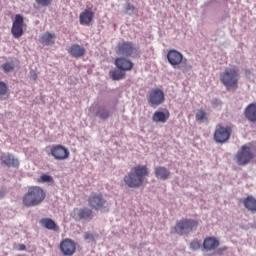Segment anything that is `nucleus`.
Returning a JSON list of instances; mask_svg holds the SVG:
<instances>
[{"label":"nucleus","instance_id":"f257e3e1","mask_svg":"<svg viewBox=\"0 0 256 256\" xmlns=\"http://www.w3.org/2000/svg\"><path fill=\"white\" fill-rule=\"evenodd\" d=\"M149 175V170L145 165H138L131 168V171L124 176V183L127 187L136 189L145 183V178Z\"/></svg>","mask_w":256,"mask_h":256},{"label":"nucleus","instance_id":"f03ea898","mask_svg":"<svg viewBox=\"0 0 256 256\" xmlns=\"http://www.w3.org/2000/svg\"><path fill=\"white\" fill-rule=\"evenodd\" d=\"M47 194L45 190L39 186H31L28 191L22 197V205L24 207H38L43 201H45Z\"/></svg>","mask_w":256,"mask_h":256},{"label":"nucleus","instance_id":"7ed1b4c3","mask_svg":"<svg viewBox=\"0 0 256 256\" xmlns=\"http://www.w3.org/2000/svg\"><path fill=\"white\" fill-rule=\"evenodd\" d=\"M240 79V74L236 68H226L220 74V81L222 85L227 89V91H236L238 89V81Z\"/></svg>","mask_w":256,"mask_h":256},{"label":"nucleus","instance_id":"20e7f679","mask_svg":"<svg viewBox=\"0 0 256 256\" xmlns=\"http://www.w3.org/2000/svg\"><path fill=\"white\" fill-rule=\"evenodd\" d=\"M199 227V220L191 218H182L177 221L174 230L178 235H187Z\"/></svg>","mask_w":256,"mask_h":256},{"label":"nucleus","instance_id":"39448f33","mask_svg":"<svg viewBox=\"0 0 256 256\" xmlns=\"http://www.w3.org/2000/svg\"><path fill=\"white\" fill-rule=\"evenodd\" d=\"M116 53L117 55H120L121 57H139L141 55V51H139V48L135 47L133 42H120L118 43L116 47Z\"/></svg>","mask_w":256,"mask_h":256},{"label":"nucleus","instance_id":"423d86ee","mask_svg":"<svg viewBox=\"0 0 256 256\" xmlns=\"http://www.w3.org/2000/svg\"><path fill=\"white\" fill-rule=\"evenodd\" d=\"M254 147L249 145H243L240 151L237 152L235 159L239 166H245L249 164V162L254 159Z\"/></svg>","mask_w":256,"mask_h":256},{"label":"nucleus","instance_id":"0eeeda50","mask_svg":"<svg viewBox=\"0 0 256 256\" xmlns=\"http://www.w3.org/2000/svg\"><path fill=\"white\" fill-rule=\"evenodd\" d=\"M88 207L94 209V211H101L107 208V200L103 196V193L92 192L87 199Z\"/></svg>","mask_w":256,"mask_h":256},{"label":"nucleus","instance_id":"6e6552de","mask_svg":"<svg viewBox=\"0 0 256 256\" xmlns=\"http://www.w3.org/2000/svg\"><path fill=\"white\" fill-rule=\"evenodd\" d=\"M167 60L174 69H179L181 64L187 63V59L183 58V54L175 49L168 52Z\"/></svg>","mask_w":256,"mask_h":256},{"label":"nucleus","instance_id":"1a4fd4ad","mask_svg":"<svg viewBox=\"0 0 256 256\" xmlns=\"http://www.w3.org/2000/svg\"><path fill=\"white\" fill-rule=\"evenodd\" d=\"M71 217H73L75 221H91V219H93V210L87 207L74 208Z\"/></svg>","mask_w":256,"mask_h":256},{"label":"nucleus","instance_id":"9d476101","mask_svg":"<svg viewBox=\"0 0 256 256\" xmlns=\"http://www.w3.org/2000/svg\"><path fill=\"white\" fill-rule=\"evenodd\" d=\"M231 132L232 130L230 127L218 125L214 133V141L220 144L226 143L230 139Z\"/></svg>","mask_w":256,"mask_h":256},{"label":"nucleus","instance_id":"9b49d317","mask_svg":"<svg viewBox=\"0 0 256 256\" xmlns=\"http://www.w3.org/2000/svg\"><path fill=\"white\" fill-rule=\"evenodd\" d=\"M60 251L65 256H73L77 251V243L72 239L66 238L60 242Z\"/></svg>","mask_w":256,"mask_h":256},{"label":"nucleus","instance_id":"f8f14e48","mask_svg":"<svg viewBox=\"0 0 256 256\" xmlns=\"http://www.w3.org/2000/svg\"><path fill=\"white\" fill-rule=\"evenodd\" d=\"M51 155L56 159V161H65V159H69V149H67L63 145H53L51 147Z\"/></svg>","mask_w":256,"mask_h":256},{"label":"nucleus","instance_id":"ddd939ff","mask_svg":"<svg viewBox=\"0 0 256 256\" xmlns=\"http://www.w3.org/2000/svg\"><path fill=\"white\" fill-rule=\"evenodd\" d=\"M23 16L20 14H17L15 16V20L12 24L11 33L15 39H19L23 36Z\"/></svg>","mask_w":256,"mask_h":256},{"label":"nucleus","instance_id":"4468645a","mask_svg":"<svg viewBox=\"0 0 256 256\" xmlns=\"http://www.w3.org/2000/svg\"><path fill=\"white\" fill-rule=\"evenodd\" d=\"M220 245L219 240L214 236H207L203 240V250L205 252H213L212 255H215V250Z\"/></svg>","mask_w":256,"mask_h":256},{"label":"nucleus","instance_id":"2eb2a0df","mask_svg":"<svg viewBox=\"0 0 256 256\" xmlns=\"http://www.w3.org/2000/svg\"><path fill=\"white\" fill-rule=\"evenodd\" d=\"M93 19H95V12L91 8L83 10L79 15L80 25L89 26L93 23Z\"/></svg>","mask_w":256,"mask_h":256},{"label":"nucleus","instance_id":"dca6fc26","mask_svg":"<svg viewBox=\"0 0 256 256\" xmlns=\"http://www.w3.org/2000/svg\"><path fill=\"white\" fill-rule=\"evenodd\" d=\"M114 64L120 71H131L133 69V62L125 57L116 58Z\"/></svg>","mask_w":256,"mask_h":256},{"label":"nucleus","instance_id":"f3484780","mask_svg":"<svg viewBox=\"0 0 256 256\" xmlns=\"http://www.w3.org/2000/svg\"><path fill=\"white\" fill-rule=\"evenodd\" d=\"M1 161L4 165H6V167H19V160H17L15 156L10 153L3 154L1 156Z\"/></svg>","mask_w":256,"mask_h":256},{"label":"nucleus","instance_id":"a211bd4d","mask_svg":"<svg viewBox=\"0 0 256 256\" xmlns=\"http://www.w3.org/2000/svg\"><path fill=\"white\" fill-rule=\"evenodd\" d=\"M68 53H70L71 57L79 59L85 55V48L79 44H74L68 49Z\"/></svg>","mask_w":256,"mask_h":256},{"label":"nucleus","instance_id":"6ab92c4d","mask_svg":"<svg viewBox=\"0 0 256 256\" xmlns=\"http://www.w3.org/2000/svg\"><path fill=\"white\" fill-rule=\"evenodd\" d=\"M40 225L44 227V229H48L50 231H59V226L53 221L51 218H42L39 221Z\"/></svg>","mask_w":256,"mask_h":256},{"label":"nucleus","instance_id":"aec40b11","mask_svg":"<svg viewBox=\"0 0 256 256\" xmlns=\"http://www.w3.org/2000/svg\"><path fill=\"white\" fill-rule=\"evenodd\" d=\"M55 39H57V36L55 35V33H50V32H45L44 34H42L41 38H40V43L42 45H55Z\"/></svg>","mask_w":256,"mask_h":256},{"label":"nucleus","instance_id":"412c9836","mask_svg":"<svg viewBox=\"0 0 256 256\" xmlns=\"http://www.w3.org/2000/svg\"><path fill=\"white\" fill-rule=\"evenodd\" d=\"M245 117L248 121L255 123L256 122V104L251 103L245 109Z\"/></svg>","mask_w":256,"mask_h":256},{"label":"nucleus","instance_id":"4be33fe9","mask_svg":"<svg viewBox=\"0 0 256 256\" xmlns=\"http://www.w3.org/2000/svg\"><path fill=\"white\" fill-rule=\"evenodd\" d=\"M242 202H243L244 207L248 211H250L252 213H256V198L249 195L246 198H244Z\"/></svg>","mask_w":256,"mask_h":256},{"label":"nucleus","instance_id":"5701e85b","mask_svg":"<svg viewBox=\"0 0 256 256\" xmlns=\"http://www.w3.org/2000/svg\"><path fill=\"white\" fill-rule=\"evenodd\" d=\"M151 105H159L161 103V89L153 90L149 96Z\"/></svg>","mask_w":256,"mask_h":256},{"label":"nucleus","instance_id":"b1692460","mask_svg":"<svg viewBox=\"0 0 256 256\" xmlns=\"http://www.w3.org/2000/svg\"><path fill=\"white\" fill-rule=\"evenodd\" d=\"M109 75L113 81H121V79H125V72L123 70H112L109 72Z\"/></svg>","mask_w":256,"mask_h":256},{"label":"nucleus","instance_id":"393cba45","mask_svg":"<svg viewBox=\"0 0 256 256\" xmlns=\"http://www.w3.org/2000/svg\"><path fill=\"white\" fill-rule=\"evenodd\" d=\"M0 99H9V88L3 81H0Z\"/></svg>","mask_w":256,"mask_h":256},{"label":"nucleus","instance_id":"a878e982","mask_svg":"<svg viewBox=\"0 0 256 256\" xmlns=\"http://www.w3.org/2000/svg\"><path fill=\"white\" fill-rule=\"evenodd\" d=\"M96 115L97 117H99V119H102L103 121H105V119H109L110 113H109V110L105 108H100L96 112Z\"/></svg>","mask_w":256,"mask_h":256},{"label":"nucleus","instance_id":"bb28decb","mask_svg":"<svg viewBox=\"0 0 256 256\" xmlns=\"http://www.w3.org/2000/svg\"><path fill=\"white\" fill-rule=\"evenodd\" d=\"M207 120V113L205 110L199 109L196 113V121L203 123Z\"/></svg>","mask_w":256,"mask_h":256},{"label":"nucleus","instance_id":"cd10ccee","mask_svg":"<svg viewBox=\"0 0 256 256\" xmlns=\"http://www.w3.org/2000/svg\"><path fill=\"white\" fill-rule=\"evenodd\" d=\"M38 183H53V177H51L50 175H47V174H43L38 179Z\"/></svg>","mask_w":256,"mask_h":256},{"label":"nucleus","instance_id":"c85d7f7f","mask_svg":"<svg viewBox=\"0 0 256 256\" xmlns=\"http://www.w3.org/2000/svg\"><path fill=\"white\" fill-rule=\"evenodd\" d=\"M1 67L4 71V73H9V72L13 71V69H15V66L13 65V63H10V62H6V63L2 64Z\"/></svg>","mask_w":256,"mask_h":256},{"label":"nucleus","instance_id":"c756f323","mask_svg":"<svg viewBox=\"0 0 256 256\" xmlns=\"http://www.w3.org/2000/svg\"><path fill=\"white\" fill-rule=\"evenodd\" d=\"M190 248L193 251H197V250L201 249V241H199L198 239L192 240L190 243Z\"/></svg>","mask_w":256,"mask_h":256},{"label":"nucleus","instance_id":"7c9ffc66","mask_svg":"<svg viewBox=\"0 0 256 256\" xmlns=\"http://www.w3.org/2000/svg\"><path fill=\"white\" fill-rule=\"evenodd\" d=\"M36 3L40 7H49L53 3V0H36Z\"/></svg>","mask_w":256,"mask_h":256},{"label":"nucleus","instance_id":"2f4dec72","mask_svg":"<svg viewBox=\"0 0 256 256\" xmlns=\"http://www.w3.org/2000/svg\"><path fill=\"white\" fill-rule=\"evenodd\" d=\"M169 110H164L161 112V123H165L167 122V120H169Z\"/></svg>","mask_w":256,"mask_h":256},{"label":"nucleus","instance_id":"473e14b6","mask_svg":"<svg viewBox=\"0 0 256 256\" xmlns=\"http://www.w3.org/2000/svg\"><path fill=\"white\" fill-rule=\"evenodd\" d=\"M169 178V171L165 168H161V179L167 180Z\"/></svg>","mask_w":256,"mask_h":256},{"label":"nucleus","instance_id":"72a5a7b5","mask_svg":"<svg viewBox=\"0 0 256 256\" xmlns=\"http://www.w3.org/2000/svg\"><path fill=\"white\" fill-rule=\"evenodd\" d=\"M125 9H126V13L131 14L133 13V11H135V6L133 4L128 3L126 4Z\"/></svg>","mask_w":256,"mask_h":256},{"label":"nucleus","instance_id":"f704fd0d","mask_svg":"<svg viewBox=\"0 0 256 256\" xmlns=\"http://www.w3.org/2000/svg\"><path fill=\"white\" fill-rule=\"evenodd\" d=\"M153 121L155 123H159V121H161V111L155 112L153 115Z\"/></svg>","mask_w":256,"mask_h":256},{"label":"nucleus","instance_id":"c9c22d12","mask_svg":"<svg viewBox=\"0 0 256 256\" xmlns=\"http://www.w3.org/2000/svg\"><path fill=\"white\" fill-rule=\"evenodd\" d=\"M37 77H38L37 72L35 71L30 72V79H32L33 81H37Z\"/></svg>","mask_w":256,"mask_h":256},{"label":"nucleus","instance_id":"e433bc0d","mask_svg":"<svg viewBox=\"0 0 256 256\" xmlns=\"http://www.w3.org/2000/svg\"><path fill=\"white\" fill-rule=\"evenodd\" d=\"M25 249H27V246H25V244L18 245V251H25Z\"/></svg>","mask_w":256,"mask_h":256},{"label":"nucleus","instance_id":"4c0bfd02","mask_svg":"<svg viewBox=\"0 0 256 256\" xmlns=\"http://www.w3.org/2000/svg\"><path fill=\"white\" fill-rule=\"evenodd\" d=\"M3 197H5V190L0 188V199H3Z\"/></svg>","mask_w":256,"mask_h":256},{"label":"nucleus","instance_id":"58836bf2","mask_svg":"<svg viewBox=\"0 0 256 256\" xmlns=\"http://www.w3.org/2000/svg\"><path fill=\"white\" fill-rule=\"evenodd\" d=\"M84 239H93V234L86 233Z\"/></svg>","mask_w":256,"mask_h":256},{"label":"nucleus","instance_id":"ea45409f","mask_svg":"<svg viewBox=\"0 0 256 256\" xmlns=\"http://www.w3.org/2000/svg\"><path fill=\"white\" fill-rule=\"evenodd\" d=\"M155 174L159 177V175H161V168H156Z\"/></svg>","mask_w":256,"mask_h":256},{"label":"nucleus","instance_id":"a19ab883","mask_svg":"<svg viewBox=\"0 0 256 256\" xmlns=\"http://www.w3.org/2000/svg\"><path fill=\"white\" fill-rule=\"evenodd\" d=\"M250 74H251V71L249 69H245V75L250 76Z\"/></svg>","mask_w":256,"mask_h":256},{"label":"nucleus","instance_id":"79ce46f5","mask_svg":"<svg viewBox=\"0 0 256 256\" xmlns=\"http://www.w3.org/2000/svg\"><path fill=\"white\" fill-rule=\"evenodd\" d=\"M164 100H165V94L161 92V102H163Z\"/></svg>","mask_w":256,"mask_h":256},{"label":"nucleus","instance_id":"37998d69","mask_svg":"<svg viewBox=\"0 0 256 256\" xmlns=\"http://www.w3.org/2000/svg\"><path fill=\"white\" fill-rule=\"evenodd\" d=\"M182 72L186 73L187 72V67H182Z\"/></svg>","mask_w":256,"mask_h":256}]
</instances>
